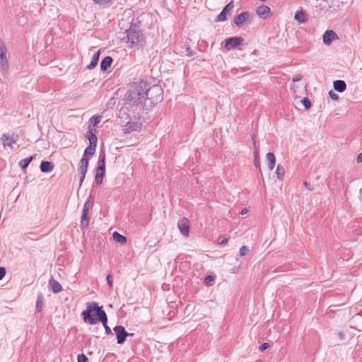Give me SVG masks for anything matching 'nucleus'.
I'll use <instances>...</instances> for the list:
<instances>
[{"label": "nucleus", "instance_id": "nucleus-16", "mask_svg": "<svg viewBox=\"0 0 362 362\" xmlns=\"http://www.w3.org/2000/svg\"><path fill=\"white\" fill-rule=\"evenodd\" d=\"M102 119L101 116L95 115L89 119L88 129L95 131L97 125L100 122Z\"/></svg>", "mask_w": 362, "mask_h": 362}, {"label": "nucleus", "instance_id": "nucleus-36", "mask_svg": "<svg viewBox=\"0 0 362 362\" xmlns=\"http://www.w3.org/2000/svg\"><path fill=\"white\" fill-rule=\"evenodd\" d=\"M88 358L84 354H79L78 356V362H86Z\"/></svg>", "mask_w": 362, "mask_h": 362}, {"label": "nucleus", "instance_id": "nucleus-21", "mask_svg": "<svg viewBox=\"0 0 362 362\" xmlns=\"http://www.w3.org/2000/svg\"><path fill=\"white\" fill-rule=\"evenodd\" d=\"M100 54V50H98L93 54V56L92 57L90 63L87 66L88 69H93L96 66V65L98 64V60H99Z\"/></svg>", "mask_w": 362, "mask_h": 362}, {"label": "nucleus", "instance_id": "nucleus-34", "mask_svg": "<svg viewBox=\"0 0 362 362\" xmlns=\"http://www.w3.org/2000/svg\"><path fill=\"white\" fill-rule=\"evenodd\" d=\"M254 164L256 168H260V160L257 151L255 153Z\"/></svg>", "mask_w": 362, "mask_h": 362}, {"label": "nucleus", "instance_id": "nucleus-4", "mask_svg": "<svg viewBox=\"0 0 362 362\" xmlns=\"http://www.w3.org/2000/svg\"><path fill=\"white\" fill-rule=\"evenodd\" d=\"M105 154L103 153L100 155L98 161V166L95 175V182L97 185H101L103 182V177L105 176Z\"/></svg>", "mask_w": 362, "mask_h": 362}, {"label": "nucleus", "instance_id": "nucleus-6", "mask_svg": "<svg viewBox=\"0 0 362 362\" xmlns=\"http://www.w3.org/2000/svg\"><path fill=\"white\" fill-rule=\"evenodd\" d=\"M250 23L251 14L247 11L242 12L234 18V23L238 27H242L244 24Z\"/></svg>", "mask_w": 362, "mask_h": 362}, {"label": "nucleus", "instance_id": "nucleus-2", "mask_svg": "<svg viewBox=\"0 0 362 362\" xmlns=\"http://www.w3.org/2000/svg\"><path fill=\"white\" fill-rule=\"evenodd\" d=\"M83 322L89 325H95L100 320H106V313L103 307H99L95 302L87 303V308L82 312Z\"/></svg>", "mask_w": 362, "mask_h": 362}, {"label": "nucleus", "instance_id": "nucleus-39", "mask_svg": "<svg viewBox=\"0 0 362 362\" xmlns=\"http://www.w3.org/2000/svg\"><path fill=\"white\" fill-rule=\"evenodd\" d=\"M218 240H219L218 243L221 246L226 245L228 243V238H223L222 239L218 238Z\"/></svg>", "mask_w": 362, "mask_h": 362}, {"label": "nucleus", "instance_id": "nucleus-46", "mask_svg": "<svg viewBox=\"0 0 362 362\" xmlns=\"http://www.w3.org/2000/svg\"><path fill=\"white\" fill-rule=\"evenodd\" d=\"M356 161L357 163H361L362 162V153H359L357 156V158H356Z\"/></svg>", "mask_w": 362, "mask_h": 362}, {"label": "nucleus", "instance_id": "nucleus-37", "mask_svg": "<svg viewBox=\"0 0 362 362\" xmlns=\"http://www.w3.org/2000/svg\"><path fill=\"white\" fill-rule=\"evenodd\" d=\"M269 347V344L267 343V342H264L260 346H259V350L263 351L264 350H266L267 349H268Z\"/></svg>", "mask_w": 362, "mask_h": 362}, {"label": "nucleus", "instance_id": "nucleus-28", "mask_svg": "<svg viewBox=\"0 0 362 362\" xmlns=\"http://www.w3.org/2000/svg\"><path fill=\"white\" fill-rule=\"evenodd\" d=\"M285 173V170L283 166L278 165L276 170V177L279 180H282Z\"/></svg>", "mask_w": 362, "mask_h": 362}, {"label": "nucleus", "instance_id": "nucleus-18", "mask_svg": "<svg viewBox=\"0 0 362 362\" xmlns=\"http://www.w3.org/2000/svg\"><path fill=\"white\" fill-rule=\"evenodd\" d=\"M266 158L268 161L269 169L270 170H273L275 166V163H276V158H275L274 154L272 152H269L266 155Z\"/></svg>", "mask_w": 362, "mask_h": 362}, {"label": "nucleus", "instance_id": "nucleus-24", "mask_svg": "<svg viewBox=\"0 0 362 362\" xmlns=\"http://www.w3.org/2000/svg\"><path fill=\"white\" fill-rule=\"evenodd\" d=\"M88 213H89V211L83 210V214H82L81 221V228H86L88 225V223H89V220H88Z\"/></svg>", "mask_w": 362, "mask_h": 362}, {"label": "nucleus", "instance_id": "nucleus-22", "mask_svg": "<svg viewBox=\"0 0 362 362\" xmlns=\"http://www.w3.org/2000/svg\"><path fill=\"white\" fill-rule=\"evenodd\" d=\"M88 166V158L83 157L80 160L79 170L81 174L86 173Z\"/></svg>", "mask_w": 362, "mask_h": 362}, {"label": "nucleus", "instance_id": "nucleus-29", "mask_svg": "<svg viewBox=\"0 0 362 362\" xmlns=\"http://www.w3.org/2000/svg\"><path fill=\"white\" fill-rule=\"evenodd\" d=\"M294 18L299 23H304L306 21L305 15L303 11H297Z\"/></svg>", "mask_w": 362, "mask_h": 362}, {"label": "nucleus", "instance_id": "nucleus-48", "mask_svg": "<svg viewBox=\"0 0 362 362\" xmlns=\"http://www.w3.org/2000/svg\"><path fill=\"white\" fill-rule=\"evenodd\" d=\"M86 173L81 174V179H80V185H81L82 182L84 180Z\"/></svg>", "mask_w": 362, "mask_h": 362}, {"label": "nucleus", "instance_id": "nucleus-7", "mask_svg": "<svg viewBox=\"0 0 362 362\" xmlns=\"http://www.w3.org/2000/svg\"><path fill=\"white\" fill-rule=\"evenodd\" d=\"M17 139H18V136L17 135H11V136H9L6 134H2L1 137V141L2 142V145H3V147L6 149L7 148H9L10 149H13V144H15L16 143V141H17Z\"/></svg>", "mask_w": 362, "mask_h": 362}, {"label": "nucleus", "instance_id": "nucleus-11", "mask_svg": "<svg viewBox=\"0 0 362 362\" xmlns=\"http://www.w3.org/2000/svg\"><path fill=\"white\" fill-rule=\"evenodd\" d=\"M233 8V1H230L228 4L225 6L221 12L217 16L215 19L216 22H222L225 21L227 19V14L231 11Z\"/></svg>", "mask_w": 362, "mask_h": 362}, {"label": "nucleus", "instance_id": "nucleus-31", "mask_svg": "<svg viewBox=\"0 0 362 362\" xmlns=\"http://www.w3.org/2000/svg\"><path fill=\"white\" fill-rule=\"evenodd\" d=\"M43 301V296L40 294L37 296V302H36V311L40 312L42 308V302Z\"/></svg>", "mask_w": 362, "mask_h": 362}, {"label": "nucleus", "instance_id": "nucleus-9", "mask_svg": "<svg viewBox=\"0 0 362 362\" xmlns=\"http://www.w3.org/2000/svg\"><path fill=\"white\" fill-rule=\"evenodd\" d=\"M244 40L240 37H229L225 41V47L227 49H231L238 47L243 42Z\"/></svg>", "mask_w": 362, "mask_h": 362}, {"label": "nucleus", "instance_id": "nucleus-47", "mask_svg": "<svg viewBox=\"0 0 362 362\" xmlns=\"http://www.w3.org/2000/svg\"><path fill=\"white\" fill-rule=\"evenodd\" d=\"M248 212V210L247 208H243L241 211H240V214L242 215H245Z\"/></svg>", "mask_w": 362, "mask_h": 362}, {"label": "nucleus", "instance_id": "nucleus-43", "mask_svg": "<svg viewBox=\"0 0 362 362\" xmlns=\"http://www.w3.org/2000/svg\"><path fill=\"white\" fill-rule=\"evenodd\" d=\"M301 78H302L301 75L297 74V75L293 76L292 80H293V82H297V81H300Z\"/></svg>", "mask_w": 362, "mask_h": 362}, {"label": "nucleus", "instance_id": "nucleus-10", "mask_svg": "<svg viewBox=\"0 0 362 362\" xmlns=\"http://www.w3.org/2000/svg\"><path fill=\"white\" fill-rule=\"evenodd\" d=\"M141 124L137 122L129 121L122 126V131L124 134H129L134 131L141 129Z\"/></svg>", "mask_w": 362, "mask_h": 362}, {"label": "nucleus", "instance_id": "nucleus-41", "mask_svg": "<svg viewBox=\"0 0 362 362\" xmlns=\"http://www.w3.org/2000/svg\"><path fill=\"white\" fill-rule=\"evenodd\" d=\"M107 284H108V286L110 288H112V276L110 274H108L107 276Z\"/></svg>", "mask_w": 362, "mask_h": 362}, {"label": "nucleus", "instance_id": "nucleus-14", "mask_svg": "<svg viewBox=\"0 0 362 362\" xmlns=\"http://www.w3.org/2000/svg\"><path fill=\"white\" fill-rule=\"evenodd\" d=\"M322 39L325 45H329L332 41L338 39V36L334 31L328 30L324 33Z\"/></svg>", "mask_w": 362, "mask_h": 362}, {"label": "nucleus", "instance_id": "nucleus-20", "mask_svg": "<svg viewBox=\"0 0 362 362\" xmlns=\"http://www.w3.org/2000/svg\"><path fill=\"white\" fill-rule=\"evenodd\" d=\"M49 286L52 288L53 293H58L62 291L61 284L54 279H51L49 281Z\"/></svg>", "mask_w": 362, "mask_h": 362}, {"label": "nucleus", "instance_id": "nucleus-13", "mask_svg": "<svg viewBox=\"0 0 362 362\" xmlns=\"http://www.w3.org/2000/svg\"><path fill=\"white\" fill-rule=\"evenodd\" d=\"M270 11V8L266 5L259 6L256 8L257 15L263 19L268 18Z\"/></svg>", "mask_w": 362, "mask_h": 362}, {"label": "nucleus", "instance_id": "nucleus-50", "mask_svg": "<svg viewBox=\"0 0 362 362\" xmlns=\"http://www.w3.org/2000/svg\"><path fill=\"white\" fill-rule=\"evenodd\" d=\"M252 140H253L254 146L255 147V139H254V138H252Z\"/></svg>", "mask_w": 362, "mask_h": 362}, {"label": "nucleus", "instance_id": "nucleus-26", "mask_svg": "<svg viewBox=\"0 0 362 362\" xmlns=\"http://www.w3.org/2000/svg\"><path fill=\"white\" fill-rule=\"evenodd\" d=\"M34 158V156H31L30 157H28L26 158H24L19 162V166L23 169L25 170L29 165V163L33 160Z\"/></svg>", "mask_w": 362, "mask_h": 362}, {"label": "nucleus", "instance_id": "nucleus-5", "mask_svg": "<svg viewBox=\"0 0 362 362\" xmlns=\"http://www.w3.org/2000/svg\"><path fill=\"white\" fill-rule=\"evenodd\" d=\"M6 52L5 43L0 39V68L3 72L7 71L8 69Z\"/></svg>", "mask_w": 362, "mask_h": 362}, {"label": "nucleus", "instance_id": "nucleus-12", "mask_svg": "<svg viewBox=\"0 0 362 362\" xmlns=\"http://www.w3.org/2000/svg\"><path fill=\"white\" fill-rule=\"evenodd\" d=\"M177 226L181 233L185 236H188L189 233V222L186 218H182L177 223Z\"/></svg>", "mask_w": 362, "mask_h": 362}, {"label": "nucleus", "instance_id": "nucleus-17", "mask_svg": "<svg viewBox=\"0 0 362 362\" xmlns=\"http://www.w3.org/2000/svg\"><path fill=\"white\" fill-rule=\"evenodd\" d=\"M112 59L110 56H107L102 59L100 63V69L103 71H105L112 64Z\"/></svg>", "mask_w": 362, "mask_h": 362}, {"label": "nucleus", "instance_id": "nucleus-23", "mask_svg": "<svg viewBox=\"0 0 362 362\" xmlns=\"http://www.w3.org/2000/svg\"><path fill=\"white\" fill-rule=\"evenodd\" d=\"M94 132V130L89 129L87 132V138L90 145H97L98 139L97 136L95 135Z\"/></svg>", "mask_w": 362, "mask_h": 362}, {"label": "nucleus", "instance_id": "nucleus-15", "mask_svg": "<svg viewBox=\"0 0 362 362\" xmlns=\"http://www.w3.org/2000/svg\"><path fill=\"white\" fill-rule=\"evenodd\" d=\"M334 89L338 92H344L346 88V84L343 80H337L333 83Z\"/></svg>", "mask_w": 362, "mask_h": 362}, {"label": "nucleus", "instance_id": "nucleus-49", "mask_svg": "<svg viewBox=\"0 0 362 362\" xmlns=\"http://www.w3.org/2000/svg\"><path fill=\"white\" fill-rule=\"evenodd\" d=\"M338 337L339 339H342L344 337V333L342 332H339Z\"/></svg>", "mask_w": 362, "mask_h": 362}, {"label": "nucleus", "instance_id": "nucleus-19", "mask_svg": "<svg viewBox=\"0 0 362 362\" xmlns=\"http://www.w3.org/2000/svg\"><path fill=\"white\" fill-rule=\"evenodd\" d=\"M54 169V165L49 161H42L40 163V170L43 173L51 172Z\"/></svg>", "mask_w": 362, "mask_h": 362}, {"label": "nucleus", "instance_id": "nucleus-38", "mask_svg": "<svg viewBox=\"0 0 362 362\" xmlns=\"http://www.w3.org/2000/svg\"><path fill=\"white\" fill-rule=\"evenodd\" d=\"M329 95L330 96V98L333 100H338L339 99V96L337 94H336L334 92H333L332 90H330L329 92Z\"/></svg>", "mask_w": 362, "mask_h": 362}, {"label": "nucleus", "instance_id": "nucleus-30", "mask_svg": "<svg viewBox=\"0 0 362 362\" xmlns=\"http://www.w3.org/2000/svg\"><path fill=\"white\" fill-rule=\"evenodd\" d=\"M95 147H96V145H89L86 149H85V152H84V155H83V157H86V155H90V156H92L95 153Z\"/></svg>", "mask_w": 362, "mask_h": 362}, {"label": "nucleus", "instance_id": "nucleus-40", "mask_svg": "<svg viewBox=\"0 0 362 362\" xmlns=\"http://www.w3.org/2000/svg\"><path fill=\"white\" fill-rule=\"evenodd\" d=\"M6 274V269L0 267V280H1Z\"/></svg>", "mask_w": 362, "mask_h": 362}, {"label": "nucleus", "instance_id": "nucleus-32", "mask_svg": "<svg viewBox=\"0 0 362 362\" xmlns=\"http://www.w3.org/2000/svg\"><path fill=\"white\" fill-rule=\"evenodd\" d=\"M100 321L103 323V326L105 327V333L107 335L112 334V330H111L110 327H108L107 324V317L106 316V320H100Z\"/></svg>", "mask_w": 362, "mask_h": 362}, {"label": "nucleus", "instance_id": "nucleus-44", "mask_svg": "<svg viewBox=\"0 0 362 362\" xmlns=\"http://www.w3.org/2000/svg\"><path fill=\"white\" fill-rule=\"evenodd\" d=\"M303 185L306 189H308L309 191H313V187L310 186V184H308L307 182H304Z\"/></svg>", "mask_w": 362, "mask_h": 362}, {"label": "nucleus", "instance_id": "nucleus-35", "mask_svg": "<svg viewBox=\"0 0 362 362\" xmlns=\"http://www.w3.org/2000/svg\"><path fill=\"white\" fill-rule=\"evenodd\" d=\"M249 252V248L247 246L243 245L240 249V254L241 256L246 255Z\"/></svg>", "mask_w": 362, "mask_h": 362}, {"label": "nucleus", "instance_id": "nucleus-27", "mask_svg": "<svg viewBox=\"0 0 362 362\" xmlns=\"http://www.w3.org/2000/svg\"><path fill=\"white\" fill-rule=\"evenodd\" d=\"M93 202L94 198L92 195H90L84 204L83 210L89 211V209H91L93 205Z\"/></svg>", "mask_w": 362, "mask_h": 362}, {"label": "nucleus", "instance_id": "nucleus-1", "mask_svg": "<svg viewBox=\"0 0 362 362\" xmlns=\"http://www.w3.org/2000/svg\"><path fill=\"white\" fill-rule=\"evenodd\" d=\"M151 91L160 95L162 90L158 86L149 88L146 82L143 81L135 82L130 86L127 93V102L132 106L141 105L146 98H149L148 95Z\"/></svg>", "mask_w": 362, "mask_h": 362}, {"label": "nucleus", "instance_id": "nucleus-42", "mask_svg": "<svg viewBox=\"0 0 362 362\" xmlns=\"http://www.w3.org/2000/svg\"><path fill=\"white\" fill-rule=\"evenodd\" d=\"M96 4H105L111 1V0H93Z\"/></svg>", "mask_w": 362, "mask_h": 362}, {"label": "nucleus", "instance_id": "nucleus-45", "mask_svg": "<svg viewBox=\"0 0 362 362\" xmlns=\"http://www.w3.org/2000/svg\"><path fill=\"white\" fill-rule=\"evenodd\" d=\"M214 281V277L213 276L211 275H208L206 278H205V282L206 283H209L211 281Z\"/></svg>", "mask_w": 362, "mask_h": 362}, {"label": "nucleus", "instance_id": "nucleus-25", "mask_svg": "<svg viewBox=\"0 0 362 362\" xmlns=\"http://www.w3.org/2000/svg\"><path fill=\"white\" fill-rule=\"evenodd\" d=\"M113 238L116 242L120 244H124L127 242L126 237L117 233V231L113 233Z\"/></svg>", "mask_w": 362, "mask_h": 362}, {"label": "nucleus", "instance_id": "nucleus-33", "mask_svg": "<svg viewBox=\"0 0 362 362\" xmlns=\"http://www.w3.org/2000/svg\"><path fill=\"white\" fill-rule=\"evenodd\" d=\"M301 103L302 104L304 105L305 108L306 110H308L311 107V102L310 100V99L307 97L305 98H303L302 100H301Z\"/></svg>", "mask_w": 362, "mask_h": 362}, {"label": "nucleus", "instance_id": "nucleus-3", "mask_svg": "<svg viewBox=\"0 0 362 362\" xmlns=\"http://www.w3.org/2000/svg\"><path fill=\"white\" fill-rule=\"evenodd\" d=\"M127 43L131 47L135 46H144V37L141 32L135 29L130 28L127 30Z\"/></svg>", "mask_w": 362, "mask_h": 362}, {"label": "nucleus", "instance_id": "nucleus-8", "mask_svg": "<svg viewBox=\"0 0 362 362\" xmlns=\"http://www.w3.org/2000/svg\"><path fill=\"white\" fill-rule=\"evenodd\" d=\"M113 330L116 334L117 343L119 344H122L125 341L127 336L132 335V334H128L124 327L121 325L115 327Z\"/></svg>", "mask_w": 362, "mask_h": 362}]
</instances>
